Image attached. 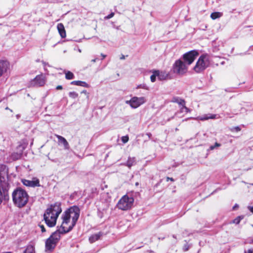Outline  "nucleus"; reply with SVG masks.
Here are the masks:
<instances>
[{"instance_id": "nucleus-33", "label": "nucleus", "mask_w": 253, "mask_h": 253, "mask_svg": "<svg viewBox=\"0 0 253 253\" xmlns=\"http://www.w3.org/2000/svg\"><path fill=\"white\" fill-rule=\"evenodd\" d=\"M114 16V12H111L110 14H109L108 15L106 16L105 17V19H110V18H112Z\"/></svg>"}, {"instance_id": "nucleus-26", "label": "nucleus", "mask_w": 253, "mask_h": 253, "mask_svg": "<svg viewBox=\"0 0 253 253\" xmlns=\"http://www.w3.org/2000/svg\"><path fill=\"white\" fill-rule=\"evenodd\" d=\"M243 218H244L243 216H238L236 218H235L234 220H233L231 223L238 224L240 222V221L242 219H243Z\"/></svg>"}, {"instance_id": "nucleus-12", "label": "nucleus", "mask_w": 253, "mask_h": 253, "mask_svg": "<svg viewBox=\"0 0 253 253\" xmlns=\"http://www.w3.org/2000/svg\"><path fill=\"white\" fill-rule=\"evenodd\" d=\"M22 182L24 185L28 187H35L41 186L40 180L37 177H33L32 180L24 179L22 180Z\"/></svg>"}, {"instance_id": "nucleus-4", "label": "nucleus", "mask_w": 253, "mask_h": 253, "mask_svg": "<svg viewBox=\"0 0 253 253\" xmlns=\"http://www.w3.org/2000/svg\"><path fill=\"white\" fill-rule=\"evenodd\" d=\"M61 228H60L56 231L53 232L50 237L46 239L45 241V251L52 252L56 247L57 243L60 239V234H64V233L61 232L60 231Z\"/></svg>"}, {"instance_id": "nucleus-9", "label": "nucleus", "mask_w": 253, "mask_h": 253, "mask_svg": "<svg viewBox=\"0 0 253 253\" xmlns=\"http://www.w3.org/2000/svg\"><path fill=\"white\" fill-rule=\"evenodd\" d=\"M199 55L196 50H192L184 53L182 55V60L188 66L191 65Z\"/></svg>"}, {"instance_id": "nucleus-44", "label": "nucleus", "mask_w": 253, "mask_h": 253, "mask_svg": "<svg viewBox=\"0 0 253 253\" xmlns=\"http://www.w3.org/2000/svg\"><path fill=\"white\" fill-rule=\"evenodd\" d=\"M147 135L149 137H150L152 135L151 133H147Z\"/></svg>"}, {"instance_id": "nucleus-18", "label": "nucleus", "mask_w": 253, "mask_h": 253, "mask_svg": "<svg viewBox=\"0 0 253 253\" xmlns=\"http://www.w3.org/2000/svg\"><path fill=\"white\" fill-rule=\"evenodd\" d=\"M157 75L158 78L161 80H165L168 79L169 74L165 72H161L159 71L156 70Z\"/></svg>"}, {"instance_id": "nucleus-41", "label": "nucleus", "mask_w": 253, "mask_h": 253, "mask_svg": "<svg viewBox=\"0 0 253 253\" xmlns=\"http://www.w3.org/2000/svg\"><path fill=\"white\" fill-rule=\"evenodd\" d=\"M97 60H98V58H95V59H92V60H91V62H96Z\"/></svg>"}, {"instance_id": "nucleus-14", "label": "nucleus", "mask_w": 253, "mask_h": 253, "mask_svg": "<svg viewBox=\"0 0 253 253\" xmlns=\"http://www.w3.org/2000/svg\"><path fill=\"white\" fill-rule=\"evenodd\" d=\"M55 136L57 138L58 140V142H60L61 143H62L64 147V148L65 149H69L70 148V146H69V144L68 143V142H67V141L66 140V139L63 137V136H60L59 135H58V134H55Z\"/></svg>"}, {"instance_id": "nucleus-32", "label": "nucleus", "mask_w": 253, "mask_h": 253, "mask_svg": "<svg viewBox=\"0 0 253 253\" xmlns=\"http://www.w3.org/2000/svg\"><path fill=\"white\" fill-rule=\"evenodd\" d=\"M122 140L124 143H126L128 141V137L127 136H123Z\"/></svg>"}, {"instance_id": "nucleus-13", "label": "nucleus", "mask_w": 253, "mask_h": 253, "mask_svg": "<svg viewBox=\"0 0 253 253\" xmlns=\"http://www.w3.org/2000/svg\"><path fill=\"white\" fill-rule=\"evenodd\" d=\"M10 64L7 60L0 61V77L9 69Z\"/></svg>"}, {"instance_id": "nucleus-43", "label": "nucleus", "mask_w": 253, "mask_h": 253, "mask_svg": "<svg viewBox=\"0 0 253 253\" xmlns=\"http://www.w3.org/2000/svg\"><path fill=\"white\" fill-rule=\"evenodd\" d=\"M120 59H125V57L124 55H122V56L120 57Z\"/></svg>"}, {"instance_id": "nucleus-31", "label": "nucleus", "mask_w": 253, "mask_h": 253, "mask_svg": "<svg viewBox=\"0 0 253 253\" xmlns=\"http://www.w3.org/2000/svg\"><path fill=\"white\" fill-rule=\"evenodd\" d=\"M231 130L232 131H235L236 132H239L241 130V128L239 126H235L233 127Z\"/></svg>"}, {"instance_id": "nucleus-22", "label": "nucleus", "mask_w": 253, "mask_h": 253, "mask_svg": "<svg viewBox=\"0 0 253 253\" xmlns=\"http://www.w3.org/2000/svg\"><path fill=\"white\" fill-rule=\"evenodd\" d=\"M216 115L215 114H207V115L203 116V117H201L200 118V120L202 121H204V120H209L210 119H214L216 118Z\"/></svg>"}, {"instance_id": "nucleus-35", "label": "nucleus", "mask_w": 253, "mask_h": 253, "mask_svg": "<svg viewBox=\"0 0 253 253\" xmlns=\"http://www.w3.org/2000/svg\"><path fill=\"white\" fill-rule=\"evenodd\" d=\"M244 253H253V249H250L247 251H245Z\"/></svg>"}, {"instance_id": "nucleus-40", "label": "nucleus", "mask_w": 253, "mask_h": 253, "mask_svg": "<svg viewBox=\"0 0 253 253\" xmlns=\"http://www.w3.org/2000/svg\"><path fill=\"white\" fill-rule=\"evenodd\" d=\"M82 93H84L85 94H86V95H88V93L86 91V90H84L83 91H82Z\"/></svg>"}, {"instance_id": "nucleus-6", "label": "nucleus", "mask_w": 253, "mask_h": 253, "mask_svg": "<svg viewBox=\"0 0 253 253\" xmlns=\"http://www.w3.org/2000/svg\"><path fill=\"white\" fill-rule=\"evenodd\" d=\"M133 202L134 199L132 197L125 195L119 200L117 207L122 211H127L132 208Z\"/></svg>"}, {"instance_id": "nucleus-20", "label": "nucleus", "mask_w": 253, "mask_h": 253, "mask_svg": "<svg viewBox=\"0 0 253 253\" xmlns=\"http://www.w3.org/2000/svg\"><path fill=\"white\" fill-rule=\"evenodd\" d=\"M171 102L176 103L179 105L184 106L185 105L186 102L183 99L180 98L178 97H173L172 99Z\"/></svg>"}, {"instance_id": "nucleus-38", "label": "nucleus", "mask_w": 253, "mask_h": 253, "mask_svg": "<svg viewBox=\"0 0 253 253\" xmlns=\"http://www.w3.org/2000/svg\"><path fill=\"white\" fill-rule=\"evenodd\" d=\"M169 180H170L171 181H174V179L173 178L167 177V181H169Z\"/></svg>"}, {"instance_id": "nucleus-15", "label": "nucleus", "mask_w": 253, "mask_h": 253, "mask_svg": "<svg viewBox=\"0 0 253 253\" xmlns=\"http://www.w3.org/2000/svg\"><path fill=\"white\" fill-rule=\"evenodd\" d=\"M57 28L59 35L62 38H65L66 37V32L62 23H59L57 24Z\"/></svg>"}, {"instance_id": "nucleus-34", "label": "nucleus", "mask_w": 253, "mask_h": 253, "mask_svg": "<svg viewBox=\"0 0 253 253\" xmlns=\"http://www.w3.org/2000/svg\"><path fill=\"white\" fill-rule=\"evenodd\" d=\"M39 226H40L42 232H45V231H46L45 228H44V226L43 225H40Z\"/></svg>"}, {"instance_id": "nucleus-24", "label": "nucleus", "mask_w": 253, "mask_h": 253, "mask_svg": "<svg viewBox=\"0 0 253 253\" xmlns=\"http://www.w3.org/2000/svg\"><path fill=\"white\" fill-rule=\"evenodd\" d=\"M222 13L221 12H214L211 13V18L213 20H215L217 18L221 17L222 16Z\"/></svg>"}, {"instance_id": "nucleus-5", "label": "nucleus", "mask_w": 253, "mask_h": 253, "mask_svg": "<svg viewBox=\"0 0 253 253\" xmlns=\"http://www.w3.org/2000/svg\"><path fill=\"white\" fill-rule=\"evenodd\" d=\"M209 65L210 61L208 56L203 54L199 57L195 66L193 68V70L197 73H200L208 68Z\"/></svg>"}, {"instance_id": "nucleus-28", "label": "nucleus", "mask_w": 253, "mask_h": 253, "mask_svg": "<svg viewBox=\"0 0 253 253\" xmlns=\"http://www.w3.org/2000/svg\"><path fill=\"white\" fill-rule=\"evenodd\" d=\"M69 95L70 97L74 99L78 97V94L75 91L70 92L69 93Z\"/></svg>"}, {"instance_id": "nucleus-37", "label": "nucleus", "mask_w": 253, "mask_h": 253, "mask_svg": "<svg viewBox=\"0 0 253 253\" xmlns=\"http://www.w3.org/2000/svg\"><path fill=\"white\" fill-rule=\"evenodd\" d=\"M56 89L57 90H62L63 89V87L61 85H58L56 87Z\"/></svg>"}, {"instance_id": "nucleus-11", "label": "nucleus", "mask_w": 253, "mask_h": 253, "mask_svg": "<svg viewBox=\"0 0 253 253\" xmlns=\"http://www.w3.org/2000/svg\"><path fill=\"white\" fill-rule=\"evenodd\" d=\"M46 82V79L43 74H40L36 77L32 81V84L34 85L42 86L44 85Z\"/></svg>"}, {"instance_id": "nucleus-10", "label": "nucleus", "mask_w": 253, "mask_h": 253, "mask_svg": "<svg viewBox=\"0 0 253 253\" xmlns=\"http://www.w3.org/2000/svg\"><path fill=\"white\" fill-rule=\"evenodd\" d=\"M145 102L144 97H133L129 101V104L132 108H136Z\"/></svg>"}, {"instance_id": "nucleus-16", "label": "nucleus", "mask_w": 253, "mask_h": 253, "mask_svg": "<svg viewBox=\"0 0 253 253\" xmlns=\"http://www.w3.org/2000/svg\"><path fill=\"white\" fill-rule=\"evenodd\" d=\"M23 150L20 149L16 152H13L11 155V158L13 160L16 161L21 158Z\"/></svg>"}, {"instance_id": "nucleus-25", "label": "nucleus", "mask_w": 253, "mask_h": 253, "mask_svg": "<svg viewBox=\"0 0 253 253\" xmlns=\"http://www.w3.org/2000/svg\"><path fill=\"white\" fill-rule=\"evenodd\" d=\"M74 78V74L70 72V71H67L65 73V78L67 80H72Z\"/></svg>"}, {"instance_id": "nucleus-42", "label": "nucleus", "mask_w": 253, "mask_h": 253, "mask_svg": "<svg viewBox=\"0 0 253 253\" xmlns=\"http://www.w3.org/2000/svg\"><path fill=\"white\" fill-rule=\"evenodd\" d=\"M238 206L237 205H235L233 207V210H235V209L236 208H238Z\"/></svg>"}, {"instance_id": "nucleus-19", "label": "nucleus", "mask_w": 253, "mask_h": 253, "mask_svg": "<svg viewBox=\"0 0 253 253\" xmlns=\"http://www.w3.org/2000/svg\"><path fill=\"white\" fill-rule=\"evenodd\" d=\"M72 85H75L78 86H81L85 87H88L89 85L85 82L81 81H74L71 83Z\"/></svg>"}, {"instance_id": "nucleus-36", "label": "nucleus", "mask_w": 253, "mask_h": 253, "mask_svg": "<svg viewBox=\"0 0 253 253\" xmlns=\"http://www.w3.org/2000/svg\"><path fill=\"white\" fill-rule=\"evenodd\" d=\"M248 209L250 212L253 213V206H248Z\"/></svg>"}, {"instance_id": "nucleus-7", "label": "nucleus", "mask_w": 253, "mask_h": 253, "mask_svg": "<svg viewBox=\"0 0 253 253\" xmlns=\"http://www.w3.org/2000/svg\"><path fill=\"white\" fill-rule=\"evenodd\" d=\"M172 71L175 74L183 75L188 71V65L182 59H177L172 65Z\"/></svg>"}, {"instance_id": "nucleus-21", "label": "nucleus", "mask_w": 253, "mask_h": 253, "mask_svg": "<svg viewBox=\"0 0 253 253\" xmlns=\"http://www.w3.org/2000/svg\"><path fill=\"white\" fill-rule=\"evenodd\" d=\"M23 253H35V246L31 244L28 245Z\"/></svg>"}, {"instance_id": "nucleus-1", "label": "nucleus", "mask_w": 253, "mask_h": 253, "mask_svg": "<svg viewBox=\"0 0 253 253\" xmlns=\"http://www.w3.org/2000/svg\"><path fill=\"white\" fill-rule=\"evenodd\" d=\"M80 214V209L77 206H73L68 209L63 214L62 223L60 226L61 232L67 233L75 226Z\"/></svg>"}, {"instance_id": "nucleus-17", "label": "nucleus", "mask_w": 253, "mask_h": 253, "mask_svg": "<svg viewBox=\"0 0 253 253\" xmlns=\"http://www.w3.org/2000/svg\"><path fill=\"white\" fill-rule=\"evenodd\" d=\"M102 235V233L101 232H98L97 234H95L93 235H92L89 238V241L90 243H93L95 242V241L99 240L100 238V237Z\"/></svg>"}, {"instance_id": "nucleus-27", "label": "nucleus", "mask_w": 253, "mask_h": 253, "mask_svg": "<svg viewBox=\"0 0 253 253\" xmlns=\"http://www.w3.org/2000/svg\"><path fill=\"white\" fill-rule=\"evenodd\" d=\"M157 77L156 70L153 72V74L150 77L151 81L154 82L156 81V78Z\"/></svg>"}, {"instance_id": "nucleus-3", "label": "nucleus", "mask_w": 253, "mask_h": 253, "mask_svg": "<svg viewBox=\"0 0 253 253\" xmlns=\"http://www.w3.org/2000/svg\"><path fill=\"white\" fill-rule=\"evenodd\" d=\"M29 197L27 192L20 187L15 189L12 193L13 204L19 208H23L26 205Z\"/></svg>"}, {"instance_id": "nucleus-8", "label": "nucleus", "mask_w": 253, "mask_h": 253, "mask_svg": "<svg viewBox=\"0 0 253 253\" xmlns=\"http://www.w3.org/2000/svg\"><path fill=\"white\" fill-rule=\"evenodd\" d=\"M9 185L7 182L3 181L0 183V205L3 202H6L9 199Z\"/></svg>"}, {"instance_id": "nucleus-2", "label": "nucleus", "mask_w": 253, "mask_h": 253, "mask_svg": "<svg viewBox=\"0 0 253 253\" xmlns=\"http://www.w3.org/2000/svg\"><path fill=\"white\" fill-rule=\"evenodd\" d=\"M61 212L62 209L60 203L51 204L43 214V219L46 224L49 227L55 226L57 219Z\"/></svg>"}, {"instance_id": "nucleus-30", "label": "nucleus", "mask_w": 253, "mask_h": 253, "mask_svg": "<svg viewBox=\"0 0 253 253\" xmlns=\"http://www.w3.org/2000/svg\"><path fill=\"white\" fill-rule=\"evenodd\" d=\"M221 146V144L219 143L215 142L214 145H211L210 147V150H212L216 147H219Z\"/></svg>"}, {"instance_id": "nucleus-23", "label": "nucleus", "mask_w": 253, "mask_h": 253, "mask_svg": "<svg viewBox=\"0 0 253 253\" xmlns=\"http://www.w3.org/2000/svg\"><path fill=\"white\" fill-rule=\"evenodd\" d=\"M135 163V158H131L129 157L128 160L126 163V166L128 167V168H130Z\"/></svg>"}, {"instance_id": "nucleus-29", "label": "nucleus", "mask_w": 253, "mask_h": 253, "mask_svg": "<svg viewBox=\"0 0 253 253\" xmlns=\"http://www.w3.org/2000/svg\"><path fill=\"white\" fill-rule=\"evenodd\" d=\"M180 111L181 112H185L187 113L190 112V109L187 108L185 105H184V106H182V108H181Z\"/></svg>"}, {"instance_id": "nucleus-45", "label": "nucleus", "mask_w": 253, "mask_h": 253, "mask_svg": "<svg viewBox=\"0 0 253 253\" xmlns=\"http://www.w3.org/2000/svg\"><path fill=\"white\" fill-rule=\"evenodd\" d=\"M21 148V146H19L17 149H20Z\"/></svg>"}, {"instance_id": "nucleus-39", "label": "nucleus", "mask_w": 253, "mask_h": 253, "mask_svg": "<svg viewBox=\"0 0 253 253\" xmlns=\"http://www.w3.org/2000/svg\"><path fill=\"white\" fill-rule=\"evenodd\" d=\"M101 56L102 57V60H103L106 57V55L103 53L101 54Z\"/></svg>"}]
</instances>
